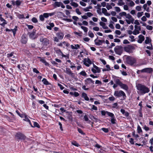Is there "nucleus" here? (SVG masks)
<instances>
[{
    "instance_id": "nucleus-21",
    "label": "nucleus",
    "mask_w": 153,
    "mask_h": 153,
    "mask_svg": "<svg viewBox=\"0 0 153 153\" xmlns=\"http://www.w3.org/2000/svg\"><path fill=\"white\" fill-rule=\"evenodd\" d=\"M120 112L123 114L124 115L126 116V117H128L129 116V113L123 109H121L120 110Z\"/></svg>"
},
{
    "instance_id": "nucleus-45",
    "label": "nucleus",
    "mask_w": 153,
    "mask_h": 153,
    "mask_svg": "<svg viewBox=\"0 0 153 153\" xmlns=\"http://www.w3.org/2000/svg\"><path fill=\"white\" fill-rule=\"evenodd\" d=\"M139 31L135 29L133 32V34L134 35H137L140 33Z\"/></svg>"
},
{
    "instance_id": "nucleus-26",
    "label": "nucleus",
    "mask_w": 153,
    "mask_h": 153,
    "mask_svg": "<svg viewBox=\"0 0 153 153\" xmlns=\"http://www.w3.org/2000/svg\"><path fill=\"white\" fill-rule=\"evenodd\" d=\"M135 133V131H133L132 132V134L133 137L135 138V139L137 140H138L137 138L140 137V136L138 134H136Z\"/></svg>"
},
{
    "instance_id": "nucleus-25",
    "label": "nucleus",
    "mask_w": 153,
    "mask_h": 153,
    "mask_svg": "<svg viewBox=\"0 0 153 153\" xmlns=\"http://www.w3.org/2000/svg\"><path fill=\"white\" fill-rule=\"evenodd\" d=\"M16 112L18 114V115L21 118H23L24 117H25V116L27 115L25 113L21 114L19 111L18 110H16Z\"/></svg>"
},
{
    "instance_id": "nucleus-42",
    "label": "nucleus",
    "mask_w": 153,
    "mask_h": 153,
    "mask_svg": "<svg viewBox=\"0 0 153 153\" xmlns=\"http://www.w3.org/2000/svg\"><path fill=\"white\" fill-rule=\"evenodd\" d=\"M137 132L139 134H140V133L142 132V129L140 126L139 125H138L137 127Z\"/></svg>"
},
{
    "instance_id": "nucleus-51",
    "label": "nucleus",
    "mask_w": 153,
    "mask_h": 153,
    "mask_svg": "<svg viewBox=\"0 0 153 153\" xmlns=\"http://www.w3.org/2000/svg\"><path fill=\"white\" fill-rule=\"evenodd\" d=\"M39 18L40 20L41 21H44L45 20V18H44L43 15H40L39 16Z\"/></svg>"
},
{
    "instance_id": "nucleus-38",
    "label": "nucleus",
    "mask_w": 153,
    "mask_h": 153,
    "mask_svg": "<svg viewBox=\"0 0 153 153\" xmlns=\"http://www.w3.org/2000/svg\"><path fill=\"white\" fill-rule=\"evenodd\" d=\"M79 74L85 77H86L87 76V74L84 71H81L80 73H79Z\"/></svg>"
},
{
    "instance_id": "nucleus-57",
    "label": "nucleus",
    "mask_w": 153,
    "mask_h": 153,
    "mask_svg": "<svg viewBox=\"0 0 153 153\" xmlns=\"http://www.w3.org/2000/svg\"><path fill=\"white\" fill-rule=\"evenodd\" d=\"M108 112H110L107 111H101V114L103 116H105V115L106 114H107L108 115Z\"/></svg>"
},
{
    "instance_id": "nucleus-49",
    "label": "nucleus",
    "mask_w": 153,
    "mask_h": 153,
    "mask_svg": "<svg viewBox=\"0 0 153 153\" xmlns=\"http://www.w3.org/2000/svg\"><path fill=\"white\" fill-rule=\"evenodd\" d=\"M31 21L33 22L34 23H37L38 22V20L35 17L31 19Z\"/></svg>"
},
{
    "instance_id": "nucleus-34",
    "label": "nucleus",
    "mask_w": 153,
    "mask_h": 153,
    "mask_svg": "<svg viewBox=\"0 0 153 153\" xmlns=\"http://www.w3.org/2000/svg\"><path fill=\"white\" fill-rule=\"evenodd\" d=\"M14 53V52H12L10 53H8L7 54V57L8 58H10V57H12V56H13V58H14L15 56H13V54Z\"/></svg>"
},
{
    "instance_id": "nucleus-35",
    "label": "nucleus",
    "mask_w": 153,
    "mask_h": 153,
    "mask_svg": "<svg viewBox=\"0 0 153 153\" xmlns=\"http://www.w3.org/2000/svg\"><path fill=\"white\" fill-rule=\"evenodd\" d=\"M17 26H15V28L13 29H11V31H12L13 33V35L14 36H15L16 34V32L17 31Z\"/></svg>"
},
{
    "instance_id": "nucleus-2",
    "label": "nucleus",
    "mask_w": 153,
    "mask_h": 153,
    "mask_svg": "<svg viewBox=\"0 0 153 153\" xmlns=\"http://www.w3.org/2000/svg\"><path fill=\"white\" fill-rule=\"evenodd\" d=\"M126 62L128 64L132 66L136 63L137 60L134 57L128 56L126 59Z\"/></svg>"
},
{
    "instance_id": "nucleus-39",
    "label": "nucleus",
    "mask_w": 153,
    "mask_h": 153,
    "mask_svg": "<svg viewBox=\"0 0 153 153\" xmlns=\"http://www.w3.org/2000/svg\"><path fill=\"white\" fill-rule=\"evenodd\" d=\"M84 61L85 62H87L89 64L91 65L92 64V62L90 59L88 58L87 59L86 58H85L84 59Z\"/></svg>"
},
{
    "instance_id": "nucleus-19",
    "label": "nucleus",
    "mask_w": 153,
    "mask_h": 153,
    "mask_svg": "<svg viewBox=\"0 0 153 153\" xmlns=\"http://www.w3.org/2000/svg\"><path fill=\"white\" fill-rule=\"evenodd\" d=\"M56 35L59 40H62L63 38L64 34L63 32L61 31L60 32L56 33Z\"/></svg>"
},
{
    "instance_id": "nucleus-5",
    "label": "nucleus",
    "mask_w": 153,
    "mask_h": 153,
    "mask_svg": "<svg viewBox=\"0 0 153 153\" xmlns=\"http://www.w3.org/2000/svg\"><path fill=\"white\" fill-rule=\"evenodd\" d=\"M39 41L43 46H47L49 44V40L47 38H44L42 36L40 37Z\"/></svg>"
},
{
    "instance_id": "nucleus-28",
    "label": "nucleus",
    "mask_w": 153,
    "mask_h": 153,
    "mask_svg": "<svg viewBox=\"0 0 153 153\" xmlns=\"http://www.w3.org/2000/svg\"><path fill=\"white\" fill-rule=\"evenodd\" d=\"M61 3H62V2L60 1H55L53 5V6L54 8H56L57 7H59L60 6Z\"/></svg>"
},
{
    "instance_id": "nucleus-60",
    "label": "nucleus",
    "mask_w": 153,
    "mask_h": 153,
    "mask_svg": "<svg viewBox=\"0 0 153 153\" xmlns=\"http://www.w3.org/2000/svg\"><path fill=\"white\" fill-rule=\"evenodd\" d=\"M85 14H86L87 16L88 17H91V16L93 15V14L91 12H88L86 13H85Z\"/></svg>"
},
{
    "instance_id": "nucleus-54",
    "label": "nucleus",
    "mask_w": 153,
    "mask_h": 153,
    "mask_svg": "<svg viewBox=\"0 0 153 153\" xmlns=\"http://www.w3.org/2000/svg\"><path fill=\"white\" fill-rule=\"evenodd\" d=\"M95 83L96 84H98L99 85H101L102 84V82L99 80H96Z\"/></svg>"
},
{
    "instance_id": "nucleus-7",
    "label": "nucleus",
    "mask_w": 153,
    "mask_h": 153,
    "mask_svg": "<svg viewBox=\"0 0 153 153\" xmlns=\"http://www.w3.org/2000/svg\"><path fill=\"white\" fill-rule=\"evenodd\" d=\"M36 30H33L31 33H28V34L29 35V38L32 40H34L38 38V36L36 35Z\"/></svg>"
},
{
    "instance_id": "nucleus-56",
    "label": "nucleus",
    "mask_w": 153,
    "mask_h": 153,
    "mask_svg": "<svg viewBox=\"0 0 153 153\" xmlns=\"http://www.w3.org/2000/svg\"><path fill=\"white\" fill-rule=\"evenodd\" d=\"M126 14H127L125 12H123L121 13H119V15L121 16H125L126 17Z\"/></svg>"
},
{
    "instance_id": "nucleus-48",
    "label": "nucleus",
    "mask_w": 153,
    "mask_h": 153,
    "mask_svg": "<svg viewBox=\"0 0 153 153\" xmlns=\"http://www.w3.org/2000/svg\"><path fill=\"white\" fill-rule=\"evenodd\" d=\"M55 51L56 53L58 54H59L60 55L62 54V52L61 51V50L60 49H58L56 50Z\"/></svg>"
},
{
    "instance_id": "nucleus-44",
    "label": "nucleus",
    "mask_w": 153,
    "mask_h": 153,
    "mask_svg": "<svg viewBox=\"0 0 153 153\" xmlns=\"http://www.w3.org/2000/svg\"><path fill=\"white\" fill-rule=\"evenodd\" d=\"M77 131L78 132L82 135H85V133H84L80 128H77Z\"/></svg>"
},
{
    "instance_id": "nucleus-41",
    "label": "nucleus",
    "mask_w": 153,
    "mask_h": 153,
    "mask_svg": "<svg viewBox=\"0 0 153 153\" xmlns=\"http://www.w3.org/2000/svg\"><path fill=\"white\" fill-rule=\"evenodd\" d=\"M18 17L20 19H25V17L23 14H21L18 13L17 15Z\"/></svg>"
},
{
    "instance_id": "nucleus-36",
    "label": "nucleus",
    "mask_w": 153,
    "mask_h": 153,
    "mask_svg": "<svg viewBox=\"0 0 153 153\" xmlns=\"http://www.w3.org/2000/svg\"><path fill=\"white\" fill-rule=\"evenodd\" d=\"M93 67L95 68L97 71V73H100L101 72V70L97 66L94 64Z\"/></svg>"
},
{
    "instance_id": "nucleus-13",
    "label": "nucleus",
    "mask_w": 153,
    "mask_h": 153,
    "mask_svg": "<svg viewBox=\"0 0 153 153\" xmlns=\"http://www.w3.org/2000/svg\"><path fill=\"white\" fill-rule=\"evenodd\" d=\"M98 37H97V38L94 40V42L96 45L99 46L101 45L103 43H105L104 40H98Z\"/></svg>"
},
{
    "instance_id": "nucleus-6",
    "label": "nucleus",
    "mask_w": 153,
    "mask_h": 153,
    "mask_svg": "<svg viewBox=\"0 0 153 153\" xmlns=\"http://www.w3.org/2000/svg\"><path fill=\"white\" fill-rule=\"evenodd\" d=\"M15 137H16L17 140H25L26 138V136L24 134L21 132L16 133Z\"/></svg>"
},
{
    "instance_id": "nucleus-63",
    "label": "nucleus",
    "mask_w": 153,
    "mask_h": 153,
    "mask_svg": "<svg viewBox=\"0 0 153 153\" xmlns=\"http://www.w3.org/2000/svg\"><path fill=\"white\" fill-rule=\"evenodd\" d=\"M129 37L131 39V42H134L135 41V39H134V37L133 35L130 36Z\"/></svg>"
},
{
    "instance_id": "nucleus-14",
    "label": "nucleus",
    "mask_w": 153,
    "mask_h": 153,
    "mask_svg": "<svg viewBox=\"0 0 153 153\" xmlns=\"http://www.w3.org/2000/svg\"><path fill=\"white\" fill-rule=\"evenodd\" d=\"M85 85H88L90 84V83H92L93 84H94V81L90 78H88L86 79L85 80Z\"/></svg>"
},
{
    "instance_id": "nucleus-64",
    "label": "nucleus",
    "mask_w": 153,
    "mask_h": 153,
    "mask_svg": "<svg viewBox=\"0 0 153 153\" xmlns=\"http://www.w3.org/2000/svg\"><path fill=\"white\" fill-rule=\"evenodd\" d=\"M132 17V16L129 14H127L126 17V18L128 19H129L131 18Z\"/></svg>"
},
{
    "instance_id": "nucleus-9",
    "label": "nucleus",
    "mask_w": 153,
    "mask_h": 153,
    "mask_svg": "<svg viewBox=\"0 0 153 153\" xmlns=\"http://www.w3.org/2000/svg\"><path fill=\"white\" fill-rule=\"evenodd\" d=\"M124 50L128 53L132 52V51L135 49L134 47L131 45H128L127 46L124 48Z\"/></svg>"
},
{
    "instance_id": "nucleus-12",
    "label": "nucleus",
    "mask_w": 153,
    "mask_h": 153,
    "mask_svg": "<svg viewBox=\"0 0 153 153\" xmlns=\"http://www.w3.org/2000/svg\"><path fill=\"white\" fill-rule=\"evenodd\" d=\"M70 45V44L67 42L65 41H63L62 42L58 43L57 45L59 46L62 47L64 48L65 46L68 47Z\"/></svg>"
},
{
    "instance_id": "nucleus-11",
    "label": "nucleus",
    "mask_w": 153,
    "mask_h": 153,
    "mask_svg": "<svg viewBox=\"0 0 153 153\" xmlns=\"http://www.w3.org/2000/svg\"><path fill=\"white\" fill-rule=\"evenodd\" d=\"M27 40L26 34H24L21 36L20 41L22 44H26L27 43Z\"/></svg>"
},
{
    "instance_id": "nucleus-32",
    "label": "nucleus",
    "mask_w": 153,
    "mask_h": 153,
    "mask_svg": "<svg viewBox=\"0 0 153 153\" xmlns=\"http://www.w3.org/2000/svg\"><path fill=\"white\" fill-rule=\"evenodd\" d=\"M42 81L43 82V84L46 85L51 84V83H49L46 78H43Z\"/></svg>"
},
{
    "instance_id": "nucleus-31",
    "label": "nucleus",
    "mask_w": 153,
    "mask_h": 153,
    "mask_svg": "<svg viewBox=\"0 0 153 153\" xmlns=\"http://www.w3.org/2000/svg\"><path fill=\"white\" fill-rule=\"evenodd\" d=\"M75 46H74L73 45H71V48L73 49H77L78 48H79L80 46L79 45L76 44L75 45Z\"/></svg>"
},
{
    "instance_id": "nucleus-20",
    "label": "nucleus",
    "mask_w": 153,
    "mask_h": 153,
    "mask_svg": "<svg viewBox=\"0 0 153 153\" xmlns=\"http://www.w3.org/2000/svg\"><path fill=\"white\" fill-rule=\"evenodd\" d=\"M120 87L121 88L127 91L128 89V86L126 84H123V83L120 86Z\"/></svg>"
},
{
    "instance_id": "nucleus-53",
    "label": "nucleus",
    "mask_w": 153,
    "mask_h": 153,
    "mask_svg": "<svg viewBox=\"0 0 153 153\" xmlns=\"http://www.w3.org/2000/svg\"><path fill=\"white\" fill-rule=\"evenodd\" d=\"M101 129L105 133H108L109 131L108 129V128H103Z\"/></svg>"
},
{
    "instance_id": "nucleus-1",
    "label": "nucleus",
    "mask_w": 153,
    "mask_h": 153,
    "mask_svg": "<svg viewBox=\"0 0 153 153\" xmlns=\"http://www.w3.org/2000/svg\"><path fill=\"white\" fill-rule=\"evenodd\" d=\"M138 93L141 95H143L148 93L150 91L149 89L146 86L141 84L139 83L136 85Z\"/></svg>"
},
{
    "instance_id": "nucleus-4",
    "label": "nucleus",
    "mask_w": 153,
    "mask_h": 153,
    "mask_svg": "<svg viewBox=\"0 0 153 153\" xmlns=\"http://www.w3.org/2000/svg\"><path fill=\"white\" fill-rule=\"evenodd\" d=\"M114 51L116 54L121 55L123 51V47L121 46L117 45L114 48Z\"/></svg>"
},
{
    "instance_id": "nucleus-18",
    "label": "nucleus",
    "mask_w": 153,
    "mask_h": 153,
    "mask_svg": "<svg viewBox=\"0 0 153 153\" xmlns=\"http://www.w3.org/2000/svg\"><path fill=\"white\" fill-rule=\"evenodd\" d=\"M114 81L115 82L116 84L120 86L122 84V82L119 79H118L117 77L114 76Z\"/></svg>"
},
{
    "instance_id": "nucleus-59",
    "label": "nucleus",
    "mask_w": 153,
    "mask_h": 153,
    "mask_svg": "<svg viewBox=\"0 0 153 153\" xmlns=\"http://www.w3.org/2000/svg\"><path fill=\"white\" fill-rule=\"evenodd\" d=\"M143 12H138L137 14V16L139 18L143 15Z\"/></svg>"
},
{
    "instance_id": "nucleus-29",
    "label": "nucleus",
    "mask_w": 153,
    "mask_h": 153,
    "mask_svg": "<svg viewBox=\"0 0 153 153\" xmlns=\"http://www.w3.org/2000/svg\"><path fill=\"white\" fill-rule=\"evenodd\" d=\"M129 20H128L127 19H126V21L128 24H130L131 23L132 24L133 23L134 19L132 17Z\"/></svg>"
},
{
    "instance_id": "nucleus-10",
    "label": "nucleus",
    "mask_w": 153,
    "mask_h": 153,
    "mask_svg": "<svg viewBox=\"0 0 153 153\" xmlns=\"http://www.w3.org/2000/svg\"><path fill=\"white\" fill-rule=\"evenodd\" d=\"M142 73H145L147 74H151L152 73L153 70L151 68H146L141 70Z\"/></svg>"
},
{
    "instance_id": "nucleus-40",
    "label": "nucleus",
    "mask_w": 153,
    "mask_h": 153,
    "mask_svg": "<svg viewBox=\"0 0 153 153\" xmlns=\"http://www.w3.org/2000/svg\"><path fill=\"white\" fill-rule=\"evenodd\" d=\"M71 143L73 145L76 147H79L80 146V145L76 141H73Z\"/></svg>"
},
{
    "instance_id": "nucleus-37",
    "label": "nucleus",
    "mask_w": 153,
    "mask_h": 153,
    "mask_svg": "<svg viewBox=\"0 0 153 153\" xmlns=\"http://www.w3.org/2000/svg\"><path fill=\"white\" fill-rule=\"evenodd\" d=\"M33 128L35 127H36L37 128H39L40 127L39 125L36 122H33Z\"/></svg>"
},
{
    "instance_id": "nucleus-61",
    "label": "nucleus",
    "mask_w": 153,
    "mask_h": 153,
    "mask_svg": "<svg viewBox=\"0 0 153 153\" xmlns=\"http://www.w3.org/2000/svg\"><path fill=\"white\" fill-rule=\"evenodd\" d=\"M27 27L28 29L31 30L34 28V26L32 25H27Z\"/></svg>"
},
{
    "instance_id": "nucleus-52",
    "label": "nucleus",
    "mask_w": 153,
    "mask_h": 153,
    "mask_svg": "<svg viewBox=\"0 0 153 153\" xmlns=\"http://www.w3.org/2000/svg\"><path fill=\"white\" fill-rule=\"evenodd\" d=\"M146 28L149 30H151L153 29V27L152 26L148 25L146 26Z\"/></svg>"
},
{
    "instance_id": "nucleus-16",
    "label": "nucleus",
    "mask_w": 153,
    "mask_h": 153,
    "mask_svg": "<svg viewBox=\"0 0 153 153\" xmlns=\"http://www.w3.org/2000/svg\"><path fill=\"white\" fill-rule=\"evenodd\" d=\"M12 4L13 6L16 5L17 7H18L22 3V1L20 0H17L16 1H14L12 0L11 1Z\"/></svg>"
},
{
    "instance_id": "nucleus-22",
    "label": "nucleus",
    "mask_w": 153,
    "mask_h": 153,
    "mask_svg": "<svg viewBox=\"0 0 153 153\" xmlns=\"http://www.w3.org/2000/svg\"><path fill=\"white\" fill-rule=\"evenodd\" d=\"M38 58L40 59V61L44 63L45 66H49V64L46 62L44 59L42 58L41 57H38Z\"/></svg>"
},
{
    "instance_id": "nucleus-8",
    "label": "nucleus",
    "mask_w": 153,
    "mask_h": 153,
    "mask_svg": "<svg viewBox=\"0 0 153 153\" xmlns=\"http://www.w3.org/2000/svg\"><path fill=\"white\" fill-rule=\"evenodd\" d=\"M108 115L111 117V121L112 124H116L117 120L114 114L111 112H108Z\"/></svg>"
},
{
    "instance_id": "nucleus-23",
    "label": "nucleus",
    "mask_w": 153,
    "mask_h": 153,
    "mask_svg": "<svg viewBox=\"0 0 153 153\" xmlns=\"http://www.w3.org/2000/svg\"><path fill=\"white\" fill-rule=\"evenodd\" d=\"M81 97L82 98H84L85 100L86 101H88L89 100V98L88 97L87 94L85 92L82 93Z\"/></svg>"
},
{
    "instance_id": "nucleus-58",
    "label": "nucleus",
    "mask_w": 153,
    "mask_h": 153,
    "mask_svg": "<svg viewBox=\"0 0 153 153\" xmlns=\"http://www.w3.org/2000/svg\"><path fill=\"white\" fill-rule=\"evenodd\" d=\"M58 124H59V127H60V130L61 131H63V128H62V124L59 122Z\"/></svg>"
},
{
    "instance_id": "nucleus-50",
    "label": "nucleus",
    "mask_w": 153,
    "mask_h": 153,
    "mask_svg": "<svg viewBox=\"0 0 153 153\" xmlns=\"http://www.w3.org/2000/svg\"><path fill=\"white\" fill-rule=\"evenodd\" d=\"M125 3L123 2L122 0H120L119 3L117 4L119 6H122L124 5Z\"/></svg>"
},
{
    "instance_id": "nucleus-33",
    "label": "nucleus",
    "mask_w": 153,
    "mask_h": 153,
    "mask_svg": "<svg viewBox=\"0 0 153 153\" xmlns=\"http://www.w3.org/2000/svg\"><path fill=\"white\" fill-rule=\"evenodd\" d=\"M100 26H102V28L104 29H107L108 28V27L107 26H105V23L103 22H100Z\"/></svg>"
},
{
    "instance_id": "nucleus-15",
    "label": "nucleus",
    "mask_w": 153,
    "mask_h": 153,
    "mask_svg": "<svg viewBox=\"0 0 153 153\" xmlns=\"http://www.w3.org/2000/svg\"><path fill=\"white\" fill-rule=\"evenodd\" d=\"M64 72L71 76H73L74 75V73L71 72V69L68 68H66V70H64Z\"/></svg>"
},
{
    "instance_id": "nucleus-62",
    "label": "nucleus",
    "mask_w": 153,
    "mask_h": 153,
    "mask_svg": "<svg viewBox=\"0 0 153 153\" xmlns=\"http://www.w3.org/2000/svg\"><path fill=\"white\" fill-rule=\"evenodd\" d=\"M33 71L35 73L37 74L40 73L39 72L36 68H34L33 69Z\"/></svg>"
},
{
    "instance_id": "nucleus-3",
    "label": "nucleus",
    "mask_w": 153,
    "mask_h": 153,
    "mask_svg": "<svg viewBox=\"0 0 153 153\" xmlns=\"http://www.w3.org/2000/svg\"><path fill=\"white\" fill-rule=\"evenodd\" d=\"M114 95L117 97H122V100H125L126 99V96L125 92L122 90L116 91H114Z\"/></svg>"
},
{
    "instance_id": "nucleus-30",
    "label": "nucleus",
    "mask_w": 153,
    "mask_h": 153,
    "mask_svg": "<svg viewBox=\"0 0 153 153\" xmlns=\"http://www.w3.org/2000/svg\"><path fill=\"white\" fill-rule=\"evenodd\" d=\"M102 13H104L105 16H109L110 15V14L109 13H108L107 12V10L105 8H102Z\"/></svg>"
},
{
    "instance_id": "nucleus-47",
    "label": "nucleus",
    "mask_w": 153,
    "mask_h": 153,
    "mask_svg": "<svg viewBox=\"0 0 153 153\" xmlns=\"http://www.w3.org/2000/svg\"><path fill=\"white\" fill-rule=\"evenodd\" d=\"M23 120L27 122H30V120L28 118V116L27 115L26 116H25V119H23Z\"/></svg>"
},
{
    "instance_id": "nucleus-55",
    "label": "nucleus",
    "mask_w": 153,
    "mask_h": 153,
    "mask_svg": "<svg viewBox=\"0 0 153 153\" xmlns=\"http://www.w3.org/2000/svg\"><path fill=\"white\" fill-rule=\"evenodd\" d=\"M151 46H147L146 47V48L150 50H152L153 49L152 45V43L150 44Z\"/></svg>"
},
{
    "instance_id": "nucleus-27",
    "label": "nucleus",
    "mask_w": 153,
    "mask_h": 153,
    "mask_svg": "<svg viewBox=\"0 0 153 153\" xmlns=\"http://www.w3.org/2000/svg\"><path fill=\"white\" fill-rule=\"evenodd\" d=\"M145 43L146 44H151V43H152V40L149 37H147L145 41Z\"/></svg>"
},
{
    "instance_id": "nucleus-46",
    "label": "nucleus",
    "mask_w": 153,
    "mask_h": 153,
    "mask_svg": "<svg viewBox=\"0 0 153 153\" xmlns=\"http://www.w3.org/2000/svg\"><path fill=\"white\" fill-rule=\"evenodd\" d=\"M88 36L91 38H93L94 36L93 33L91 31H89L88 33Z\"/></svg>"
},
{
    "instance_id": "nucleus-43",
    "label": "nucleus",
    "mask_w": 153,
    "mask_h": 153,
    "mask_svg": "<svg viewBox=\"0 0 153 153\" xmlns=\"http://www.w3.org/2000/svg\"><path fill=\"white\" fill-rule=\"evenodd\" d=\"M70 4L73 6L76 7L78 6V4L74 2H72Z\"/></svg>"
},
{
    "instance_id": "nucleus-17",
    "label": "nucleus",
    "mask_w": 153,
    "mask_h": 153,
    "mask_svg": "<svg viewBox=\"0 0 153 153\" xmlns=\"http://www.w3.org/2000/svg\"><path fill=\"white\" fill-rule=\"evenodd\" d=\"M139 39L137 40V42L139 43H142L145 39V37L142 35H140L138 36Z\"/></svg>"
},
{
    "instance_id": "nucleus-24",
    "label": "nucleus",
    "mask_w": 153,
    "mask_h": 153,
    "mask_svg": "<svg viewBox=\"0 0 153 153\" xmlns=\"http://www.w3.org/2000/svg\"><path fill=\"white\" fill-rule=\"evenodd\" d=\"M78 24L80 26H81V28L86 33L88 31V28L87 27L82 26V24L80 22H78Z\"/></svg>"
}]
</instances>
